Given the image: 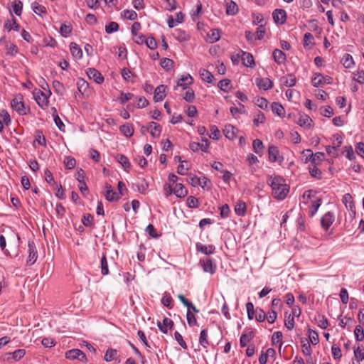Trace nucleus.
<instances>
[{
    "label": "nucleus",
    "instance_id": "nucleus-1",
    "mask_svg": "<svg viewBox=\"0 0 364 364\" xmlns=\"http://www.w3.org/2000/svg\"><path fill=\"white\" fill-rule=\"evenodd\" d=\"M267 183L272 189V196L277 200H284L289 191L285 180L279 176H271L267 179Z\"/></svg>",
    "mask_w": 364,
    "mask_h": 364
},
{
    "label": "nucleus",
    "instance_id": "nucleus-2",
    "mask_svg": "<svg viewBox=\"0 0 364 364\" xmlns=\"http://www.w3.org/2000/svg\"><path fill=\"white\" fill-rule=\"evenodd\" d=\"M302 159L304 163H311V166L320 164L325 159L323 152L314 154L311 149H306L301 152Z\"/></svg>",
    "mask_w": 364,
    "mask_h": 364
},
{
    "label": "nucleus",
    "instance_id": "nucleus-3",
    "mask_svg": "<svg viewBox=\"0 0 364 364\" xmlns=\"http://www.w3.org/2000/svg\"><path fill=\"white\" fill-rule=\"evenodd\" d=\"M331 144L326 146L327 154L331 157H338L341 154V138L338 134L333 135Z\"/></svg>",
    "mask_w": 364,
    "mask_h": 364
},
{
    "label": "nucleus",
    "instance_id": "nucleus-4",
    "mask_svg": "<svg viewBox=\"0 0 364 364\" xmlns=\"http://www.w3.org/2000/svg\"><path fill=\"white\" fill-rule=\"evenodd\" d=\"M333 82V78L330 76H323L321 73H315L311 78V84L314 87H322L326 84H331Z\"/></svg>",
    "mask_w": 364,
    "mask_h": 364
},
{
    "label": "nucleus",
    "instance_id": "nucleus-5",
    "mask_svg": "<svg viewBox=\"0 0 364 364\" xmlns=\"http://www.w3.org/2000/svg\"><path fill=\"white\" fill-rule=\"evenodd\" d=\"M294 120L304 129H309L313 126V120L309 115H294Z\"/></svg>",
    "mask_w": 364,
    "mask_h": 364
},
{
    "label": "nucleus",
    "instance_id": "nucleus-6",
    "mask_svg": "<svg viewBox=\"0 0 364 364\" xmlns=\"http://www.w3.org/2000/svg\"><path fill=\"white\" fill-rule=\"evenodd\" d=\"M209 141L208 139H202L201 143L199 142H191L189 148L194 152L201 150L202 151L207 152L209 148Z\"/></svg>",
    "mask_w": 364,
    "mask_h": 364
},
{
    "label": "nucleus",
    "instance_id": "nucleus-7",
    "mask_svg": "<svg viewBox=\"0 0 364 364\" xmlns=\"http://www.w3.org/2000/svg\"><path fill=\"white\" fill-rule=\"evenodd\" d=\"M149 105V101L144 97H134L133 99V104H128L127 107L129 111L134 112V108H143Z\"/></svg>",
    "mask_w": 364,
    "mask_h": 364
},
{
    "label": "nucleus",
    "instance_id": "nucleus-8",
    "mask_svg": "<svg viewBox=\"0 0 364 364\" xmlns=\"http://www.w3.org/2000/svg\"><path fill=\"white\" fill-rule=\"evenodd\" d=\"M199 264L205 272L213 274L216 271L217 267L210 258L200 259Z\"/></svg>",
    "mask_w": 364,
    "mask_h": 364
},
{
    "label": "nucleus",
    "instance_id": "nucleus-9",
    "mask_svg": "<svg viewBox=\"0 0 364 364\" xmlns=\"http://www.w3.org/2000/svg\"><path fill=\"white\" fill-rule=\"evenodd\" d=\"M272 18L277 24H284L287 21V12L282 9H277L272 12Z\"/></svg>",
    "mask_w": 364,
    "mask_h": 364
},
{
    "label": "nucleus",
    "instance_id": "nucleus-10",
    "mask_svg": "<svg viewBox=\"0 0 364 364\" xmlns=\"http://www.w3.org/2000/svg\"><path fill=\"white\" fill-rule=\"evenodd\" d=\"M65 357L69 360L77 359L80 361L86 360L85 354L80 349H72L67 351L65 353Z\"/></svg>",
    "mask_w": 364,
    "mask_h": 364
},
{
    "label": "nucleus",
    "instance_id": "nucleus-11",
    "mask_svg": "<svg viewBox=\"0 0 364 364\" xmlns=\"http://www.w3.org/2000/svg\"><path fill=\"white\" fill-rule=\"evenodd\" d=\"M269 159L271 162H282L283 157L279 155L278 148L275 146H269L268 149Z\"/></svg>",
    "mask_w": 364,
    "mask_h": 364
},
{
    "label": "nucleus",
    "instance_id": "nucleus-12",
    "mask_svg": "<svg viewBox=\"0 0 364 364\" xmlns=\"http://www.w3.org/2000/svg\"><path fill=\"white\" fill-rule=\"evenodd\" d=\"M87 74L90 80H92L97 84H101L104 82V77L102 76L101 73L95 68H88Z\"/></svg>",
    "mask_w": 364,
    "mask_h": 364
},
{
    "label": "nucleus",
    "instance_id": "nucleus-13",
    "mask_svg": "<svg viewBox=\"0 0 364 364\" xmlns=\"http://www.w3.org/2000/svg\"><path fill=\"white\" fill-rule=\"evenodd\" d=\"M28 257L27 264L32 265L38 258L37 250L33 242H28Z\"/></svg>",
    "mask_w": 364,
    "mask_h": 364
},
{
    "label": "nucleus",
    "instance_id": "nucleus-14",
    "mask_svg": "<svg viewBox=\"0 0 364 364\" xmlns=\"http://www.w3.org/2000/svg\"><path fill=\"white\" fill-rule=\"evenodd\" d=\"M11 105L14 110L18 112L22 111L25 108L23 95L21 94L16 95L12 100Z\"/></svg>",
    "mask_w": 364,
    "mask_h": 364
},
{
    "label": "nucleus",
    "instance_id": "nucleus-15",
    "mask_svg": "<svg viewBox=\"0 0 364 364\" xmlns=\"http://www.w3.org/2000/svg\"><path fill=\"white\" fill-rule=\"evenodd\" d=\"M238 129L231 124H226L223 129V133L226 138L233 140L237 137Z\"/></svg>",
    "mask_w": 364,
    "mask_h": 364
},
{
    "label": "nucleus",
    "instance_id": "nucleus-16",
    "mask_svg": "<svg viewBox=\"0 0 364 364\" xmlns=\"http://www.w3.org/2000/svg\"><path fill=\"white\" fill-rule=\"evenodd\" d=\"M256 85L260 90H268L273 87V82L268 77L257 78Z\"/></svg>",
    "mask_w": 364,
    "mask_h": 364
},
{
    "label": "nucleus",
    "instance_id": "nucleus-17",
    "mask_svg": "<svg viewBox=\"0 0 364 364\" xmlns=\"http://www.w3.org/2000/svg\"><path fill=\"white\" fill-rule=\"evenodd\" d=\"M196 248L198 252H200L206 255L213 254L215 250V247L213 245H205L200 242L196 243Z\"/></svg>",
    "mask_w": 364,
    "mask_h": 364
},
{
    "label": "nucleus",
    "instance_id": "nucleus-18",
    "mask_svg": "<svg viewBox=\"0 0 364 364\" xmlns=\"http://www.w3.org/2000/svg\"><path fill=\"white\" fill-rule=\"evenodd\" d=\"M157 326L162 333H167L168 330L173 328V322L171 318H164L162 322L159 321L157 322Z\"/></svg>",
    "mask_w": 364,
    "mask_h": 364
},
{
    "label": "nucleus",
    "instance_id": "nucleus-19",
    "mask_svg": "<svg viewBox=\"0 0 364 364\" xmlns=\"http://www.w3.org/2000/svg\"><path fill=\"white\" fill-rule=\"evenodd\" d=\"M105 198L109 201H114L119 199L120 196L118 193L114 192L110 184L107 183L105 185Z\"/></svg>",
    "mask_w": 364,
    "mask_h": 364
},
{
    "label": "nucleus",
    "instance_id": "nucleus-20",
    "mask_svg": "<svg viewBox=\"0 0 364 364\" xmlns=\"http://www.w3.org/2000/svg\"><path fill=\"white\" fill-rule=\"evenodd\" d=\"M166 86L164 85H159L154 90V100L155 102H161L166 97Z\"/></svg>",
    "mask_w": 364,
    "mask_h": 364
},
{
    "label": "nucleus",
    "instance_id": "nucleus-21",
    "mask_svg": "<svg viewBox=\"0 0 364 364\" xmlns=\"http://www.w3.org/2000/svg\"><path fill=\"white\" fill-rule=\"evenodd\" d=\"M241 60L242 61V64L246 67L252 68L255 66V63L252 55L250 53L241 51Z\"/></svg>",
    "mask_w": 364,
    "mask_h": 364
},
{
    "label": "nucleus",
    "instance_id": "nucleus-22",
    "mask_svg": "<svg viewBox=\"0 0 364 364\" xmlns=\"http://www.w3.org/2000/svg\"><path fill=\"white\" fill-rule=\"evenodd\" d=\"M272 58L278 65H282L286 61L287 55L282 50L276 48L273 50Z\"/></svg>",
    "mask_w": 364,
    "mask_h": 364
},
{
    "label": "nucleus",
    "instance_id": "nucleus-23",
    "mask_svg": "<svg viewBox=\"0 0 364 364\" xmlns=\"http://www.w3.org/2000/svg\"><path fill=\"white\" fill-rule=\"evenodd\" d=\"M281 83L286 87H293L296 82V78L294 74H288L280 78Z\"/></svg>",
    "mask_w": 364,
    "mask_h": 364
},
{
    "label": "nucleus",
    "instance_id": "nucleus-24",
    "mask_svg": "<svg viewBox=\"0 0 364 364\" xmlns=\"http://www.w3.org/2000/svg\"><path fill=\"white\" fill-rule=\"evenodd\" d=\"M4 28L8 32L11 30L18 31L20 30V25L16 22V19L14 16H12L11 20H6L4 23Z\"/></svg>",
    "mask_w": 364,
    "mask_h": 364
},
{
    "label": "nucleus",
    "instance_id": "nucleus-25",
    "mask_svg": "<svg viewBox=\"0 0 364 364\" xmlns=\"http://www.w3.org/2000/svg\"><path fill=\"white\" fill-rule=\"evenodd\" d=\"M193 77L191 75L187 74L186 75H183L180 79H178L177 86L181 87L183 90H186L188 88V86L193 84Z\"/></svg>",
    "mask_w": 364,
    "mask_h": 364
},
{
    "label": "nucleus",
    "instance_id": "nucleus-26",
    "mask_svg": "<svg viewBox=\"0 0 364 364\" xmlns=\"http://www.w3.org/2000/svg\"><path fill=\"white\" fill-rule=\"evenodd\" d=\"M34 97L36 102L39 106L43 107L44 105H46L48 103V97L43 93L41 90H38L34 92Z\"/></svg>",
    "mask_w": 364,
    "mask_h": 364
},
{
    "label": "nucleus",
    "instance_id": "nucleus-27",
    "mask_svg": "<svg viewBox=\"0 0 364 364\" xmlns=\"http://www.w3.org/2000/svg\"><path fill=\"white\" fill-rule=\"evenodd\" d=\"M149 133L154 138H159L161 132V127L156 122L149 123Z\"/></svg>",
    "mask_w": 364,
    "mask_h": 364
},
{
    "label": "nucleus",
    "instance_id": "nucleus-28",
    "mask_svg": "<svg viewBox=\"0 0 364 364\" xmlns=\"http://www.w3.org/2000/svg\"><path fill=\"white\" fill-rule=\"evenodd\" d=\"M173 193L177 198H184L188 194V190L181 183H176L173 188Z\"/></svg>",
    "mask_w": 364,
    "mask_h": 364
},
{
    "label": "nucleus",
    "instance_id": "nucleus-29",
    "mask_svg": "<svg viewBox=\"0 0 364 364\" xmlns=\"http://www.w3.org/2000/svg\"><path fill=\"white\" fill-rule=\"evenodd\" d=\"M239 11L238 6L237 4L232 1L229 0L226 2V14L234 16L237 14Z\"/></svg>",
    "mask_w": 364,
    "mask_h": 364
},
{
    "label": "nucleus",
    "instance_id": "nucleus-30",
    "mask_svg": "<svg viewBox=\"0 0 364 364\" xmlns=\"http://www.w3.org/2000/svg\"><path fill=\"white\" fill-rule=\"evenodd\" d=\"M333 222V216L331 213H326L321 220L322 227L325 230H328Z\"/></svg>",
    "mask_w": 364,
    "mask_h": 364
},
{
    "label": "nucleus",
    "instance_id": "nucleus-31",
    "mask_svg": "<svg viewBox=\"0 0 364 364\" xmlns=\"http://www.w3.org/2000/svg\"><path fill=\"white\" fill-rule=\"evenodd\" d=\"M70 50L72 55L77 58L80 59L82 57V50L76 43H71L70 44Z\"/></svg>",
    "mask_w": 364,
    "mask_h": 364
},
{
    "label": "nucleus",
    "instance_id": "nucleus-32",
    "mask_svg": "<svg viewBox=\"0 0 364 364\" xmlns=\"http://www.w3.org/2000/svg\"><path fill=\"white\" fill-rule=\"evenodd\" d=\"M235 212L238 216H244L247 212L246 203L241 200L237 202L235 206Z\"/></svg>",
    "mask_w": 364,
    "mask_h": 364
},
{
    "label": "nucleus",
    "instance_id": "nucleus-33",
    "mask_svg": "<svg viewBox=\"0 0 364 364\" xmlns=\"http://www.w3.org/2000/svg\"><path fill=\"white\" fill-rule=\"evenodd\" d=\"M364 359V350L358 347L354 349V358L353 364H360V362Z\"/></svg>",
    "mask_w": 364,
    "mask_h": 364
},
{
    "label": "nucleus",
    "instance_id": "nucleus-34",
    "mask_svg": "<svg viewBox=\"0 0 364 364\" xmlns=\"http://www.w3.org/2000/svg\"><path fill=\"white\" fill-rule=\"evenodd\" d=\"M36 144L38 145L46 146V139L41 130H37L35 134V139L33 141V145L36 146Z\"/></svg>",
    "mask_w": 364,
    "mask_h": 364
},
{
    "label": "nucleus",
    "instance_id": "nucleus-35",
    "mask_svg": "<svg viewBox=\"0 0 364 364\" xmlns=\"http://www.w3.org/2000/svg\"><path fill=\"white\" fill-rule=\"evenodd\" d=\"M343 203H345L346 207L348 208L353 214L355 213V205L352 200V197L350 194L348 193L343 196Z\"/></svg>",
    "mask_w": 364,
    "mask_h": 364
},
{
    "label": "nucleus",
    "instance_id": "nucleus-36",
    "mask_svg": "<svg viewBox=\"0 0 364 364\" xmlns=\"http://www.w3.org/2000/svg\"><path fill=\"white\" fill-rule=\"evenodd\" d=\"M254 334L252 331H250L247 333L242 334L240 339V344L241 347H245L247 343L253 338Z\"/></svg>",
    "mask_w": 364,
    "mask_h": 364
},
{
    "label": "nucleus",
    "instance_id": "nucleus-37",
    "mask_svg": "<svg viewBox=\"0 0 364 364\" xmlns=\"http://www.w3.org/2000/svg\"><path fill=\"white\" fill-rule=\"evenodd\" d=\"M119 130L127 137H130L134 134L133 127L128 124L120 126Z\"/></svg>",
    "mask_w": 364,
    "mask_h": 364
},
{
    "label": "nucleus",
    "instance_id": "nucleus-38",
    "mask_svg": "<svg viewBox=\"0 0 364 364\" xmlns=\"http://www.w3.org/2000/svg\"><path fill=\"white\" fill-rule=\"evenodd\" d=\"M117 350L113 348H109L107 350L105 355V360L107 362L115 360L117 359Z\"/></svg>",
    "mask_w": 364,
    "mask_h": 364
},
{
    "label": "nucleus",
    "instance_id": "nucleus-39",
    "mask_svg": "<svg viewBox=\"0 0 364 364\" xmlns=\"http://www.w3.org/2000/svg\"><path fill=\"white\" fill-rule=\"evenodd\" d=\"M200 77L202 78L203 80L208 82V83H212L213 80H214V76L213 75L209 72L208 70H205V69H203L202 70H200Z\"/></svg>",
    "mask_w": 364,
    "mask_h": 364
},
{
    "label": "nucleus",
    "instance_id": "nucleus-40",
    "mask_svg": "<svg viewBox=\"0 0 364 364\" xmlns=\"http://www.w3.org/2000/svg\"><path fill=\"white\" fill-rule=\"evenodd\" d=\"M117 161L124 167L125 170H128L130 166V162L127 156L122 154L117 155Z\"/></svg>",
    "mask_w": 364,
    "mask_h": 364
},
{
    "label": "nucleus",
    "instance_id": "nucleus-41",
    "mask_svg": "<svg viewBox=\"0 0 364 364\" xmlns=\"http://www.w3.org/2000/svg\"><path fill=\"white\" fill-rule=\"evenodd\" d=\"M218 87L223 92H228L231 89V81L229 79L221 80L218 85Z\"/></svg>",
    "mask_w": 364,
    "mask_h": 364
},
{
    "label": "nucleus",
    "instance_id": "nucleus-42",
    "mask_svg": "<svg viewBox=\"0 0 364 364\" xmlns=\"http://www.w3.org/2000/svg\"><path fill=\"white\" fill-rule=\"evenodd\" d=\"M122 17L131 21L135 20L137 18V14L135 11L126 9L122 14Z\"/></svg>",
    "mask_w": 364,
    "mask_h": 364
},
{
    "label": "nucleus",
    "instance_id": "nucleus-43",
    "mask_svg": "<svg viewBox=\"0 0 364 364\" xmlns=\"http://www.w3.org/2000/svg\"><path fill=\"white\" fill-rule=\"evenodd\" d=\"M284 326L289 330H292L294 327V319L291 314H287L285 313Z\"/></svg>",
    "mask_w": 364,
    "mask_h": 364
},
{
    "label": "nucleus",
    "instance_id": "nucleus-44",
    "mask_svg": "<svg viewBox=\"0 0 364 364\" xmlns=\"http://www.w3.org/2000/svg\"><path fill=\"white\" fill-rule=\"evenodd\" d=\"M208 37L210 39V43L218 41L220 38V31L218 29H211L208 33Z\"/></svg>",
    "mask_w": 364,
    "mask_h": 364
},
{
    "label": "nucleus",
    "instance_id": "nucleus-45",
    "mask_svg": "<svg viewBox=\"0 0 364 364\" xmlns=\"http://www.w3.org/2000/svg\"><path fill=\"white\" fill-rule=\"evenodd\" d=\"M255 105L263 109L264 111H268V101L264 97L257 98L255 101Z\"/></svg>",
    "mask_w": 364,
    "mask_h": 364
},
{
    "label": "nucleus",
    "instance_id": "nucleus-46",
    "mask_svg": "<svg viewBox=\"0 0 364 364\" xmlns=\"http://www.w3.org/2000/svg\"><path fill=\"white\" fill-rule=\"evenodd\" d=\"M11 122L10 115H0V132H3L4 126L9 127Z\"/></svg>",
    "mask_w": 364,
    "mask_h": 364
},
{
    "label": "nucleus",
    "instance_id": "nucleus-47",
    "mask_svg": "<svg viewBox=\"0 0 364 364\" xmlns=\"http://www.w3.org/2000/svg\"><path fill=\"white\" fill-rule=\"evenodd\" d=\"M173 63L174 62L173 60L168 58H164L161 60L160 65L164 70L168 71L173 68Z\"/></svg>",
    "mask_w": 364,
    "mask_h": 364
},
{
    "label": "nucleus",
    "instance_id": "nucleus-48",
    "mask_svg": "<svg viewBox=\"0 0 364 364\" xmlns=\"http://www.w3.org/2000/svg\"><path fill=\"white\" fill-rule=\"evenodd\" d=\"M186 204L190 208H197L199 207L200 203L197 198L191 196L187 198Z\"/></svg>",
    "mask_w": 364,
    "mask_h": 364
},
{
    "label": "nucleus",
    "instance_id": "nucleus-49",
    "mask_svg": "<svg viewBox=\"0 0 364 364\" xmlns=\"http://www.w3.org/2000/svg\"><path fill=\"white\" fill-rule=\"evenodd\" d=\"M199 343L203 348H207L208 346L209 343L208 341V333L206 329H203L200 331Z\"/></svg>",
    "mask_w": 364,
    "mask_h": 364
},
{
    "label": "nucleus",
    "instance_id": "nucleus-50",
    "mask_svg": "<svg viewBox=\"0 0 364 364\" xmlns=\"http://www.w3.org/2000/svg\"><path fill=\"white\" fill-rule=\"evenodd\" d=\"M265 24L266 22H264V24H261L257 28L256 37L255 38V40L263 39L264 34L266 33Z\"/></svg>",
    "mask_w": 364,
    "mask_h": 364
},
{
    "label": "nucleus",
    "instance_id": "nucleus-51",
    "mask_svg": "<svg viewBox=\"0 0 364 364\" xmlns=\"http://www.w3.org/2000/svg\"><path fill=\"white\" fill-rule=\"evenodd\" d=\"M53 87L55 92L60 95H63L65 90L63 84L58 80H54L53 82Z\"/></svg>",
    "mask_w": 364,
    "mask_h": 364
},
{
    "label": "nucleus",
    "instance_id": "nucleus-52",
    "mask_svg": "<svg viewBox=\"0 0 364 364\" xmlns=\"http://www.w3.org/2000/svg\"><path fill=\"white\" fill-rule=\"evenodd\" d=\"M282 333L281 331H276L273 333L272 336V342L273 345H276L279 343V347H281L283 344L282 343Z\"/></svg>",
    "mask_w": 364,
    "mask_h": 364
},
{
    "label": "nucleus",
    "instance_id": "nucleus-53",
    "mask_svg": "<svg viewBox=\"0 0 364 364\" xmlns=\"http://www.w3.org/2000/svg\"><path fill=\"white\" fill-rule=\"evenodd\" d=\"M23 9V3L20 0H15L13 3V11L17 16H21Z\"/></svg>",
    "mask_w": 364,
    "mask_h": 364
},
{
    "label": "nucleus",
    "instance_id": "nucleus-54",
    "mask_svg": "<svg viewBox=\"0 0 364 364\" xmlns=\"http://www.w3.org/2000/svg\"><path fill=\"white\" fill-rule=\"evenodd\" d=\"M119 26L117 22L112 21L105 26V31L107 33H112L119 30Z\"/></svg>",
    "mask_w": 364,
    "mask_h": 364
},
{
    "label": "nucleus",
    "instance_id": "nucleus-55",
    "mask_svg": "<svg viewBox=\"0 0 364 364\" xmlns=\"http://www.w3.org/2000/svg\"><path fill=\"white\" fill-rule=\"evenodd\" d=\"M311 205L310 207V213L311 215H314L321 205V199L316 198L314 200H311Z\"/></svg>",
    "mask_w": 364,
    "mask_h": 364
},
{
    "label": "nucleus",
    "instance_id": "nucleus-56",
    "mask_svg": "<svg viewBox=\"0 0 364 364\" xmlns=\"http://www.w3.org/2000/svg\"><path fill=\"white\" fill-rule=\"evenodd\" d=\"M32 8L33 11L38 15H41V14H46L47 12L46 8L37 2H34L32 4Z\"/></svg>",
    "mask_w": 364,
    "mask_h": 364
},
{
    "label": "nucleus",
    "instance_id": "nucleus-57",
    "mask_svg": "<svg viewBox=\"0 0 364 364\" xmlns=\"http://www.w3.org/2000/svg\"><path fill=\"white\" fill-rule=\"evenodd\" d=\"M72 32L71 25L62 24L60 28V33L64 38H67Z\"/></svg>",
    "mask_w": 364,
    "mask_h": 364
},
{
    "label": "nucleus",
    "instance_id": "nucleus-58",
    "mask_svg": "<svg viewBox=\"0 0 364 364\" xmlns=\"http://www.w3.org/2000/svg\"><path fill=\"white\" fill-rule=\"evenodd\" d=\"M101 272L102 275L109 274L108 263L105 255H103L101 258Z\"/></svg>",
    "mask_w": 364,
    "mask_h": 364
},
{
    "label": "nucleus",
    "instance_id": "nucleus-59",
    "mask_svg": "<svg viewBox=\"0 0 364 364\" xmlns=\"http://www.w3.org/2000/svg\"><path fill=\"white\" fill-rule=\"evenodd\" d=\"M44 176H45L46 181L48 183L51 184L53 186H56V187L58 186V184L56 182H55L54 178L53 176V173H51L50 171H49L48 169H46L44 172Z\"/></svg>",
    "mask_w": 364,
    "mask_h": 364
},
{
    "label": "nucleus",
    "instance_id": "nucleus-60",
    "mask_svg": "<svg viewBox=\"0 0 364 364\" xmlns=\"http://www.w3.org/2000/svg\"><path fill=\"white\" fill-rule=\"evenodd\" d=\"M344 59V62L343 63V66L346 68H350L354 65V61L353 60L352 56L350 54H345L343 57Z\"/></svg>",
    "mask_w": 364,
    "mask_h": 364
},
{
    "label": "nucleus",
    "instance_id": "nucleus-61",
    "mask_svg": "<svg viewBox=\"0 0 364 364\" xmlns=\"http://www.w3.org/2000/svg\"><path fill=\"white\" fill-rule=\"evenodd\" d=\"M270 107L272 114H282V112L284 111V107L279 102H272Z\"/></svg>",
    "mask_w": 364,
    "mask_h": 364
},
{
    "label": "nucleus",
    "instance_id": "nucleus-62",
    "mask_svg": "<svg viewBox=\"0 0 364 364\" xmlns=\"http://www.w3.org/2000/svg\"><path fill=\"white\" fill-rule=\"evenodd\" d=\"M65 167L68 169H73L76 165V161L73 157L67 156L64 159Z\"/></svg>",
    "mask_w": 364,
    "mask_h": 364
},
{
    "label": "nucleus",
    "instance_id": "nucleus-63",
    "mask_svg": "<svg viewBox=\"0 0 364 364\" xmlns=\"http://www.w3.org/2000/svg\"><path fill=\"white\" fill-rule=\"evenodd\" d=\"M57 44V41L51 36L45 37L43 40V45L45 46L55 48Z\"/></svg>",
    "mask_w": 364,
    "mask_h": 364
},
{
    "label": "nucleus",
    "instance_id": "nucleus-64",
    "mask_svg": "<svg viewBox=\"0 0 364 364\" xmlns=\"http://www.w3.org/2000/svg\"><path fill=\"white\" fill-rule=\"evenodd\" d=\"M353 80L360 84H364V71L358 70L353 73Z\"/></svg>",
    "mask_w": 364,
    "mask_h": 364
}]
</instances>
